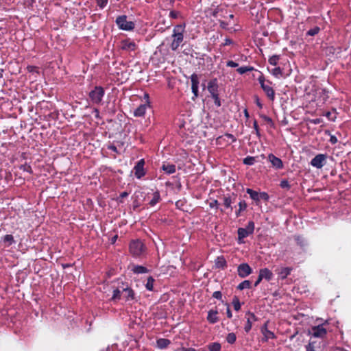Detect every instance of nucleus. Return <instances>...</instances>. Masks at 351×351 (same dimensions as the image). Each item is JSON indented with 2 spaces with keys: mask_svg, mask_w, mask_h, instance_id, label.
I'll return each instance as SVG.
<instances>
[{
  "mask_svg": "<svg viewBox=\"0 0 351 351\" xmlns=\"http://www.w3.org/2000/svg\"><path fill=\"white\" fill-rule=\"evenodd\" d=\"M145 245L138 241H132L130 244V252L134 256H139L145 252Z\"/></svg>",
  "mask_w": 351,
  "mask_h": 351,
  "instance_id": "f257e3e1",
  "label": "nucleus"
},
{
  "mask_svg": "<svg viewBox=\"0 0 351 351\" xmlns=\"http://www.w3.org/2000/svg\"><path fill=\"white\" fill-rule=\"evenodd\" d=\"M116 23L123 30H132L134 27V23L131 21H128L127 16L125 15L118 16Z\"/></svg>",
  "mask_w": 351,
  "mask_h": 351,
  "instance_id": "f03ea898",
  "label": "nucleus"
},
{
  "mask_svg": "<svg viewBox=\"0 0 351 351\" xmlns=\"http://www.w3.org/2000/svg\"><path fill=\"white\" fill-rule=\"evenodd\" d=\"M254 230V223L252 221L248 222L245 228H239L238 229V238L239 242L241 240L247 237L250 234H252Z\"/></svg>",
  "mask_w": 351,
  "mask_h": 351,
  "instance_id": "7ed1b4c3",
  "label": "nucleus"
},
{
  "mask_svg": "<svg viewBox=\"0 0 351 351\" xmlns=\"http://www.w3.org/2000/svg\"><path fill=\"white\" fill-rule=\"evenodd\" d=\"M104 95V90L101 86H96L89 93V97L91 101L95 104H99L101 101Z\"/></svg>",
  "mask_w": 351,
  "mask_h": 351,
  "instance_id": "20e7f679",
  "label": "nucleus"
},
{
  "mask_svg": "<svg viewBox=\"0 0 351 351\" xmlns=\"http://www.w3.org/2000/svg\"><path fill=\"white\" fill-rule=\"evenodd\" d=\"M326 155L319 154L315 156L311 161V165L317 169L322 168L326 163Z\"/></svg>",
  "mask_w": 351,
  "mask_h": 351,
  "instance_id": "39448f33",
  "label": "nucleus"
},
{
  "mask_svg": "<svg viewBox=\"0 0 351 351\" xmlns=\"http://www.w3.org/2000/svg\"><path fill=\"white\" fill-rule=\"evenodd\" d=\"M184 28V25H178L174 27L173 34V43H179L182 41Z\"/></svg>",
  "mask_w": 351,
  "mask_h": 351,
  "instance_id": "423d86ee",
  "label": "nucleus"
},
{
  "mask_svg": "<svg viewBox=\"0 0 351 351\" xmlns=\"http://www.w3.org/2000/svg\"><path fill=\"white\" fill-rule=\"evenodd\" d=\"M238 274L241 278H245L252 273V269L247 263H242L238 267Z\"/></svg>",
  "mask_w": 351,
  "mask_h": 351,
  "instance_id": "0eeeda50",
  "label": "nucleus"
},
{
  "mask_svg": "<svg viewBox=\"0 0 351 351\" xmlns=\"http://www.w3.org/2000/svg\"><path fill=\"white\" fill-rule=\"evenodd\" d=\"M323 50L327 56L337 57L341 51V49L339 47H335L334 45H328L325 47Z\"/></svg>",
  "mask_w": 351,
  "mask_h": 351,
  "instance_id": "6e6552de",
  "label": "nucleus"
},
{
  "mask_svg": "<svg viewBox=\"0 0 351 351\" xmlns=\"http://www.w3.org/2000/svg\"><path fill=\"white\" fill-rule=\"evenodd\" d=\"M191 89L194 94L195 97H198V85H199V77L195 73H193L191 76Z\"/></svg>",
  "mask_w": 351,
  "mask_h": 351,
  "instance_id": "1a4fd4ad",
  "label": "nucleus"
},
{
  "mask_svg": "<svg viewBox=\"0 0 351 351\" xmlns=\"http://www.w3.org/2000/svg\"><path fill=\"white\" fill-rule=\"evenodd\" d=\"M218 83L217 80L214 78L211 80L208 84V90L210 93L211 96H214L215 95H218Z\"/></svg>",
  "mask_w": 351,
  "mask_h": 351,
  "instance_id": "9d476101",
  "label": "nucleus"
},
{
  "mask_svg": "<svg viewBox=\"0 0 351 351\" xmlns=\"http://www.w3.org/2000/svg\"><path fill=\"white\" fill-rule=\"evenodd\" d=\"M144 164V160L141 159L137 162V164L134 167V174L138 178H141L145 173L143 168Z\"/></svg>",
  "mask_w": 351,
  "mask_h": 351,
  "instance_id": "9b49d317",
  "label": "nucleus"
},
{
  "mask_svg": "<svg viewBox=\"0 0 351 351\" xmlns=\"http://www.w3.org/2000/svg\"><path fill=\"white\" fill-rule=\"evenodd\" d=\"M311 333L314 337H323L326 334V330L322 326H314Z\"/></svg>",
  "mask_w": 351,
  "mask_h": 351,
  "instance_id": "f8f14e48",
  "label": "nucleus"
},
{
  "mask_svg": "<svg viewBox=\"0 0 351 351\" xmlns=\"http://www.w3.org/2000/svg\"><path fill=\"white\" fill-rule=\"evenodd\" d=\"M261 332L264 335L263 341H267L269 339L276 338L274 333L267 329V324H265L264 326L261 328Z\"/></svg>",
  "mask_w": 351,
  "mask_h": 351,
  "instance_id": "ddd939ff",
  "label": "nucleus"
},
{
  "mask_svg": "<svg viewBox=\"0 0 351 351\" xmlns=\"http://www.w3.org/2000/svg\"><path fill=\"white\" fill-rule=\"evenodd\" d=\"M268 157H269V161L271 162V163L272 164V165L274 167H275L277 169L282 168V166H283L282 162L280 158L276 157L273 154H269Z\"/></svg>",
  "mask_w": 351,
  "mask_h": 351,
  "instance_id": "4468645a",
  "label": "nucleus"
},
{
  "mask_svg": "<svg viewBox=\"0 0 351 351\" xmlns=\"http://www.w3.org/2000/svg\"><path fill=\"white\" fill-rule=\"evenodd\" d=\"M259 276L262 279L265 278L267 280H270L272 278V272L267 268L261 269L259 271Z\"/></svg>",
  "mask_w": 351,
  "mask_h": 351,
  "instance_id": "2eb2a0df",
  "label": "nucleus"
},
{
  "mask_svg": "<svg viewBox=\"0 0 351 351\" xmlns=\"http://www.w3.org/2000/svg\"><path fill=\"white\" fill-rule=\"evenodd\" d=\"M261 88L263 89V90L265 91V93H266V95L270 99H271V100L274 99L275 93H274V90L272 88V87H271L268 85H266V84H262Z\"/></svg>",
  "mask_w": 351,
  "mask_h": 351,
  "instance_id": "dca6fc26",
  "label": "nucleus"
},
{
  "mask_svg": "<svg viewBox=\"0 0 351 351\" xmlns=\"http://www.w3.org/2000/svg\"><path fill=\"white\" fill-rule=\"evenodd\" d=\"M161 169L168 174L173 173L176 171V166L167 162L162 164Z\"/></svg>",
  "mask_w": 351,
  "mask_h": 351,
  "instance_id": "f3484780",
  "label": "nucleus"
},
{
  "mask_svg": "<svg viewBox=\"0 0 351 351\" xmlns=\"http://www.w3.org/2000/svg\"><path fill=\"white\" fill-rule=\"evenodd\" d=\"M147 106L146 104H142L139 106L134 112V116L143 117L145 113Z\"/></svg>",
  "mask_w": 351,
  "mask_h": 351,
  "instance_id": "a211bd4d",
  "label": "nucleus"
},
{
  "mask_svg": "<svg viewBox=\"0 0 351 351\" xmlns=\"http://www.w3.org/2000/svg\"><path fill=\"white\" fill-rule=\"evenodd\" d=\"M291 269L290 267H282L278 269V274L279 276L284 279L290 274Z\"/></svg>",
  "mask_w": 351,
  "mask_h": 351,
  "instance_id": "6ab92c4d",
  "label": "nucleus"
},
{
  "mask_svg": "<svg viewBox=\"0 0 351 351\" xmlns=\"http://www.w3.org/2000/svg\"><path fill=\"white\" fill-rule=\"evenodd\" d=\"M217 314V311H210L208 314L207 319L212 324L216 323L218 321Z\"/></svg>",
  "mask_w": 351,
  "mask_h": 351,
  "instance_id": "aec40b11",
  "label": "nucleus"
},
{
  "mask_svg": "<svg viewBox=\"0 0 351 351\" xmlns=\"http://www.w3.org/2000/svg\"><path fill=\"white\" fill-rule=\"evenodd\" d=\"M170 343L171 341L167 339H159L157 340V346L159 348L163 349L167 348Z\"/></svg>",
  "mask_w": 351,
  "mask_h": 351,
  "instance_id": "412c9836",
  "label": "nucleus"
},
{
  "mask_svg": "<svg viewBox=\"0 0 351 351\" xmlns=\"http://www.w3.org/2000/svg\"><path fill=\"white\" fill-rule=\"evenodd\" d=\"M122 293H125L124 296L127 300H128L130 299H134V293L133 290L131 289L130 288H129V287L123 288Z\"/></svg>",
  "mask_w": 351,
  "mask_h": 351,
  "instance_id": "4be33fe9",
  "label": "nucleus"
},
{
  "mask_svg": "<svg viewBox=\"0 0 351 351\" xmlns=\"http://www.w3.org/2000/svg\"><path fill=\"white\" fill-rule=\"evenodd\" d=\"M246 192L247 194L250 195V197L256 201V202H258V193L251 189H247L246 190Z\"/></svg>",
  "mask_w": 351,
  "mask_h": 351,
  "instance_id": "5701e85b",
  "label": "nucleus"
},
{
  "mask_svg": "<svg viewBox=\"0 0 351 351\" xmlns=\"http://www.w3.org/2000/svg\"><path fill=\"white\" fill-rule=\"evenodd\" d=\"M160 199V197L159 192L156 191L153 194V198L151 199V201L149 203V205H151L152 206H154L156 203H158L159 202Z\"/></svg>",
  "mask_w": 351,
  "mask_h": 351,
  "instance_id": "b1692460",
  "label": "nucleus"
},
{
  "mask_svg": "<svg viewBox=\"0 0 351 351\" xmlns=\"http://www.w3.org/2000/svg\"><path fill=\"white\" fill-rule=\"evenodd\" d=\"M132 271L136 274H144L147 272V269L143 266H135L133 267Z\"/></svg>",
  "mask_w": 351,
  "mask_h": 351,
  "instance_id": "393cba45",
  "label": "nucleus"
},
{
  "mask_svg": "<svg viewBox=\"0 0 351 351\" xmlns=\"http://www.w3.org/2000/svg\"><path fill=\"white\" fill-rule=\"evenodd\" d=\"M250 285H251V282L250 280H246L243 281L241 283H240L238 285L237 288L239 290H243L246 288H250Z\"/></svg>",
  "mask_w": 351,
  "mask_h": 351,
  "instance_id": "a878e982",
  "label": "nucleus"
},
{
  "mask_svg": "<svg viewBox=\"0 0 351 351\" xmlns=\"http://www.w3.org/2000/svg\"><path fill=\"white\" fill-rule=\"evenodd\" d=\"M208 349L210 351H220L221 345L219 343L215 342L208 346Z\"/></svg>",
  "mask_w": 351,
  "mask_h": 351,
  "instance_id": "bb28decb",
  "label": "nucleus"
},
{
  "mask_svg": "<svg viewBox=\"0 0 351 351\" xmlns=\"http://www.w3.org/2000/svg\"><path fill=\"white\" fill-rule=\"evenodd\" d=\"M226 261L223 257H218L216 260L215 265L217 267H223Z\"/></svg>",
  "mask_w": 351,
  "mask_h": 351,
  "instance_id": "cd10ccee",
  "label": "nucleus"
},
{
  "mask_svg": "<svg viewBox=\"0 0 351 351\" xmlns=\"http://www.w3.org/2000/svg\"><path fill=\"white\" fill-rule=\"evenodd\" d=\"M255 160L256 159L254 157L247 156L245 158H244L243 163L247 165H252L254 163Z\"/></svg>",
  "mask_w": 351,
  "mask_h": 351,
  "instance_id": "c85d7f7f",
  "label": "nucleus"
},
{
  "mask_svg": "<svg viewBox=\"0 0 351 351\" xmlns=\"http://www.w3.org/2000/svg\"><path fill=\"white\" fill-rule=\"evenodd\" d=\"M154 281V278L152 276H149L147 278V283L145 285V287H146L147 289H148L149 291H152L153 289Z\"/></svg>",
  "mask_w": 351,
  "mask_h": 351,
  "instance_id": "c756f323",
  "label": "nucleus"
},
{
  "mask_svg": "<svg viewBox=\"0 0 351 351\" xmlns=\"http://www.w3.org/2000/svg\"><path fill=\"white\" fill-rule=\"evenodd\" d=\"M254 70V68L252 67V66H242V67H240L237 69V71L240 73V74H243L247 71H253Z\"/></svg>",
  "mask_w": 351,
  "mask_h": 351,
  "instance_id": "7c9ffc66",
  "label": "nucleus"
},
{
  "mask_svg": "<svg viewBox=\"0 0 351 351\" xmlns=\"http://www.w3.org/2000/svg\"><path fill=\"white\" fill-rule=\"evenodd\" d=\"M239 209L237 212H236V215L238 217L240 215V213L242 211V210H244L246 207H247V204L245 202V201H241L239 203Z\"/></svg>",
  "mask_w": 351,
  "mask_h": 351,
  "instance_id": "2f4dec72",
  "label": "nucleus"
},
{
  "mask_svg": "<svg viewBox=\"0 0 351 351\" xmlns=\"http://www.w3.org/2000/svg\"><path fill=\"white\" fill-rule=\"evenodd\" d=\"M236 335L233 332H231V333H229L226 337V340L229 343H234L236 341Z\"/></svg>",
  "mask_w": 351,
  "mask_h": 351,
  "instance_id": "473e14b6",
  "label": "nucleus"
},
{
  "mask_svg": "<svg viewBox=\"0 0 351 351\" xmlns=\"http://www.w3.org/2000/svg\"><path fill=\"white\" fill-rule=\"evenodd\" d=\"M320 29L319 27H314L313 28L309 29L306 32L307 36H315L319 32Z\"/></svg>",
  "mask_w": 351,
  "mask_h": 351,
  "instance_id": "72a5a7b5",
  "label": "nucleus"
},
{
  "mask_svg": "<svg viewBox=\"0 0 351 351\" xmlns=\"http://www.w3.org/2000/svg\"><path fill=\"white\" fill-rule=\"evenodd\" d=\"M232 304L235 311H239L241 308V304L237 297H234L232 301Z\"/></svg>",
  "mask_w": 351,
  "mask_h": 351,
  "instance_id": "f704fd0d",
  "label": "nucleus"
},
{
  "mask_svg": "<svg viewBox=\"0 0 351 351\" xmlns=\"http://www.w3.org/2000/svg\"><path fill=\"white\" fill-rule=\"evenodd\" d=\"M271 72L276 77H278V75H282V69L280 67H276L273 69Z\"/></svg>",
  "mask_w": 351,
  "mask_h": 351,
  "instance_id": "c9c22d12",
  "label": "nucleus"
},
{
  "mask_svg": "<svg viewBox=\"0 0 351 351\" xmlns=\"http://www.w3.org/2000/svg\"><path fill=\"white\" fill-rule=\"evenodd\" d=\"M3 241L8 243V245H11L14 241V238L11 234H7L3 237Z\"/></svg>",
  "mask_w": 351,
  "mask_h": 351,
  "instance_id": "e433bc0d",
  "label": "nucleus"
},
{
  "mask_svg": "<svg viewBox=\"0 0 351 351\" xmlns=\"http://www.w3.org/2000/svg\"><path fill=\"white\" fill-rule=\"evenodd\" d=\"M278 60L279 56L274 55L269 59V62L272 65H276Z\"/></svg>",
  "mask_w": 351,
  "mask_h": 351,
  "instance_id": "4c0bfd02",
  "label": "nucleus"
},
{
  "mask_svg": "<svg viewBox=\"0 0 351 351\" xmlns=\"http://www.w3.org/2000/svg\"><path fill=\"white\" fill-rule=\"evenodd\" d=\"M121 291L117 289L114 291L113 295L112 297V300H116L117 299H120Z\"/></svg>",
  "mask_w": 351,
  "mask_h": 351,
  "instance_id": "58836bf2",
  "label": "nucleus"
},
{
  "mask_svg": "<svg viewBox=\"0 0 351 351\" xmlns=\"http://www.w3.org/2000/svg\"><path fill=\"white\" fill-rule=\"evenodd\" d=\"M315 341H310L306 346V351H315Z\"/></svg>",
  "mask_w": 351,
  "mask_h": 351,
  "instance_id": "ea45409f",
  "label": "nucleus"
},
{
  "mask_svg": "<svg viewBox=\"0 0 351 351\" xmlns=\"http://www.w3.org/2000/svg\"><path fill=\"white\" fill-rule=\"evenodd\" d=\"M260 199L267 201L269 199L268 194L265 192L258 193V201Z\"/></svg>",
  "mask_w": 351,
  "mask_h": 351,
  "instance_id": "a19ab883",
  "label": "nucleus"
},
{
  "mask_svg": "<svg viewBox=\"0 0 351 351\" xmlns=\"http://www.w3.org/2000/svg\"><path fill=\"white\" fill-rule=\"evenodd\" d=\"M231 204H232V199H230V197H225L223 198V205L226 208H230L231 206Z\"/></svg>",
  "mask_w": 351,
  "mask_h": 351,
  "instance_id": "79ce46f5",
  "label": "nucleus"
},
{
  "mask_svg": "<svg viewBox=\"0 0 351 351\" xmlns=\"http://www.w3.org/2000/svg\"><path fill=\"white\" fill-rule=\"evenodd\" d=\"M280 186L283 189H289L290 184L287 180H283L280 182Z\"/></svg>",
  "mask_w": 351,
  "mask_h": 351,
  "instance_id": "37998d69",
  "label": "nucleus"
},
{
  "mask_svg": "<svg viewBox=\"0 0 351 351\" xmlns=\"http://www.w3.org/2000/svg\"><path fill=\"white\" fill-rule=\"evenodd\" d=\"M251 328H252V322H251L250 318H248L247 320V324L244 328L245 331L246 332H248L250 330Z\"/></svg>",
  "mask_w": 351,
  "mask_h": 351,
  "instance_id": "c03bdc74",
  "label": "nucleus"
},
{
  "mask_svg": "<svg viewBox=\"0 0 351 351\" xmlns=\"http://www.w3.org/2000/svg\"><path fill=\"white\" fill-rule=\"evenodd\" d=\"M212 97L214 99L215 105L217 106L218 107L221 106V101H220V99L219 97V94L215 95L213 96Z\"/></svg>",
  "mask_w": 351,
  "mask_h": 351,
  "instance_id": "a18cd8bd",
  "label": "nucleus"
},
{
  "mask_svg": "<svg viewBox=\"0 0 351 351\" xmlns=\"http://www.w3.org/2000/svg\"><path fill=\"white\" fill-rule=\"evenodd\" d=\"M96 1L97 3V5L102 8L106 5L108 2L107 0H96Z\"/></svg>",
  "mask_w": 351,
  "mask_h": 351,
  "instance_id": "49530a36",
  "label": "nucleus"
},
{
  "mask_svg": "<svg viewBox=\"0 0 351 351\" xmlns=\"http://www.w3.org/2000/svg\"><path fill=\"white\" fill-rule=\"evenodd\" d=\"M213 297L215 298L220 300V299H221L222 294H221V291H215L213 293Z\"/></svg>",
  "mask_w": 351,
  "mask_h": 351,
  "instance_id": "de8ad7c7",
  "label": "nucleus"
},
{
  "mask_svg": "<svg viewBox=\"0 0 351 351\" xmlns=\"http://www.w3.org/2000/svg\"><path fill=\"white\" fill-rule=\"evenodd\" d=\"M227 66L230 67H237L238 66V64L232 60H229L227 62Z\"/></svg>",
  "mask_w": 351,
  "mask_h": 351,
  "instance_id": "09e8293b",
  "label": "nucleus"
},
{
  "mask_svg": "<svg viewBox=\"0 0 351 351\" xmlns=\"http://www.w3.org/2000/svg\"><path fill=\"white\" fill-rule=\"evenodd\" d=\"M178 15H179V12H176V11H171L170 14H169L170 17H171L173 19L178 18Z\"/></svg>",
  "mask_w": 351,
  "mask_h": 351,
  "instance_id": "8fccbe9b",
  "label": "nucleus"
},
{
  "mask_svg": "<svg viewBox=\"0 0 351 351\" xmlns=\"http://www.w3.org/2000/svg\"><path fill=\"white\" fill-rule=\"evenodd\" d=\"M254 128L256 130V134L257 135H259V130H258V125L256 121H254Z\"/></svg>",
  "mask_w": 351,
  "mask_h": 351,
  "instance_id": "3c124183",
  "label": "nucleus"
},
{
  "mask_svg": "<svg viewBox=\"0 0 351 351\" xmlns=\"http://www.w3.org/2000/svg\"><path fill=\"white\" fill-rule=\"evenodd\" d=\"M261 117L268 123H272V120L271 118L265 116V115H262Z\"/></svg>",
  "mask_w": 351,
  "mask_h": 351,
  "instance_id": "603ef678",
  "label": "nucleus"
},
{
  "mask_svg": "<svg viewBox=\"0 0 351 351\" xmlns=\"http://www.w3.org/2000/svg\"><path fill=\"white\" fill-rule=\"evenodd\" d=\"M217 205H218V202H217V200H214V201H213V202H211L210 203V206L211 208H213V207H215V206H217Z\"/></svg>",
  "mask_w": 351,
  "mask_h": 351,
  "instance_id": "864d4df0",
  "label": "nucleus"
},
{
  "mask_svg": "<svg viewBox=\"0 0 351 351\" xmlns=\"http://www.w3.org/2000/svg\"><path fill=\"white\" fill-rule=\"evenodd\" d=\"M227 316H228V318H231L232 316L229 306H228V308H227Z\"/></svg>",
  "mask_w": 351,
  "mask_h": 351,
  "instance_id": "5fc2aeb1",
  "label": "nucleus"
},
{
  "mask_svg": "<svg viewBox=\"0 0 351 351\" xmlns=\"http://www.w3.org/2000/svg\"><path fill=\"white\" fill-rule=\"evenodd\" d=\"M249 315L250 316V320L252 319L254 321L256 320V316L254 315V313H248Z\"/></svg>",
  "mask_w": 351,
  "mask_h": 351,
  "instance_id": "6e6d98bb",
  "label": "nucleus"
},
{
  "mask_svg": "<svg viewBox=\"0 0 351 351\" xmlns=\"http://www.w3.org/2000/svg\"><path fill=\"white\" fill-rule=\"evenodd\" d=\"M262 280H263V279H262V278H261V276H258V278L257 280H256V281L255 282V283H254V286H255V287L258 286V285L261 282V281Z\"/></svg>",
  "mask_w": 351,
  "mask_h": 351,
  "instance_id": "4d7b16f0",
  "label": "nucleus"
},
{
  "mask_svg": "<svg viewBox=\"0 0 351 351\" xmlns=\"http://www.w3.org/2000/svg\"><path fill=\"white\" fill-rule=\"evenodd\" d=\"M27 69L30 72H33L37 69V68L36 66H28Z\"/></svg>",
  "mask_w": 351,
  "mask_h": 351,
  "instance_id": "13d9d810",
  "label": "nucleus"
},
{
  "mask_svg": "<svg viewBox=\"0 0 351 351\" xmlns=\"http://www.w3.org/2000/svg\"><path fill=\"white\" fill-rule=\"evenodd\" d=\"M128 195V193L125 191V192H123L121 193L120 197L124 198V197H126Z\"/></svg>",
  "mask_w": 351,
  "mask_h": 351,
  "instance_id": "bf43d9fd",
  "label": "nucleus"
},
{
  "mask_svg": "<svg viewBox=\"0 0 351 351\" xmlns=\"http://www.w3.org/2000/svg\"><path fill=\"white\" fill-rule=\"evenodd\" d=\"M337 140L336 137H335V136H331V138H330V142H331L332 143L335 144V143H337Z\"/></svg>",
  "mask_w": 351,
  "mask_h": 351,
  "instance_id": "052dcab7",
  "label": "nucleus"
},
{
  "mask_svg": "<svg viewBox=\"0 0 351 351\" xmlns=\"http://www.w3.org/2000/svg\"><path fill=\"white\" fill-rule=\"evenodd\" d=\"M182 351H195V350L193 348H182Z\"/></svg>",
  "mask_w": 351,
  "mask_h": 351,
  "instance_id": "680f3d73",
  "label": "nucleus"
},
{
  "mask_svg": "<svg viewBox=\"0 0 351 351\" xmlns=\"http://www.w3.org/2000/svg\"><path fill=\"white\" fill-rule=\"evenodd\" d=\"M224 40L226 41V43H224L226 45L232 44V41L231 40H230L229 38H225Z\"/></svg>",
  "mask_w": 351,
  "mask_h": 351,
  "instance_id": "e2e57ef3",
  "label": "nucleus"
},
{
  "mask_svg": "<svg viewBox=\"0 0 351 351\" xmlns=\"http://www.w3.org/2000/svg\"><path fill=\"white\" fill-rule=\"evenodd\" d=\"M131 45H123L122 49L123 50H128L130 49Z\"/></svg>",
  "mask_w": 351,
  "mask_h": 351,
  "instance_id": "0e129e2a",
  "label": "nucleus"
},
{
  "mask_svg": "<svg viewBox=\"0 0 351 351\" xmlns=\"http://www.w3.org/2000/svg\"><path fill=\"white\" fill-rule=\"evenodd\" d=\"M256 104L258 106L259 108H262V104L259 101L258 99H256Z\"/></svg>",
  "mask_w": 351,
  "mask_h": 351,
  "instance_id": "69168bd1",
  "label": "nucleus"
},
{
  "mask_svg": "<svg viewBox=\"0 0 351 351\" xmlns=\"http://www.w3.org/2000/svg\"><path fill=\"white\" fill-rule=\"evenodd\" d=\"M171 47H172V50L176 51V50H177L178 45H172Z\"/></svg>",
  "mask_w": 351,
  "mask_h": 351,
  "instance_id": "338daca9",
  "label": "nucleus"
},
{
  "mask_svg": "<svg viewBox=\"0 0 351 351\" xmlns=\"http://www.w3.org/2000/svg\"><path fill=\"white\" fill-rule=\"evenodd\" d=\"M259 82H260L261 86H262V84H265L264 80L262 77L259 78Z\"/></svg>",
  "mask_w": 351,
  "mask_h": 351,
  "instance_id": "774afa93",
  "label": "nucleus"
}]
</instances>
